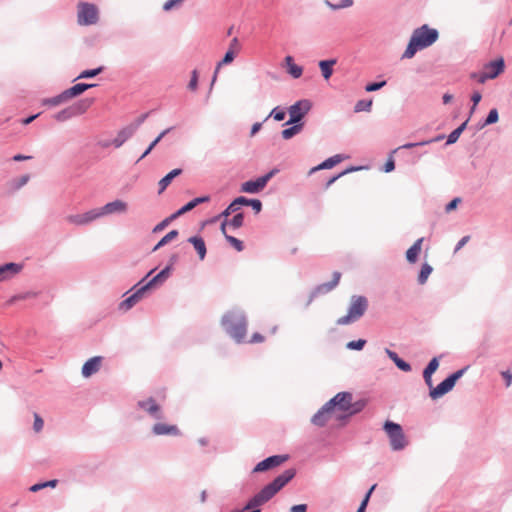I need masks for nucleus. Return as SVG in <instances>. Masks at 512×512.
Segmentation results:
<instances>
[{"instance_id":"obj_51","label":"nucleus","mask_w":512,"mask_h":512,"mask_svg":"<svg viewBox=\"0 0 512 512\" xmlns=\"http://www.w3.org/2000/svg\"><path fill=\"white\" fill-rule=\"evenodd\" d=\"M43 426H44L43 419L40 417L39 414L34 413V424H33L34 431L36 433H39L43 429Z\"/></svg>"},{"instance_id":"obj_14","label":"nucleus","mask_w":512,"mask_h":512,"mask_svg":"<svg viewBox=\"0 0 512 512\" xmlns=\"http://www.w3.org/2000/svg\"><path fill=\"white\" fill-rule=\"evenodd\" d=\"M138 406L142 410L146 411L152 417H154L156 419H161L162 418L161 408L156 403L154 398L150 397V398H148L146 400L139 401L138 402Z\"/></svg>"},{"instance_id":"obj_38","label":"nucleus","mask_w":512,"mask_h":512,"mask_svg":"<svg viewBox=\"0 0 512 512\" xmlns=\"http://www.w3.org/2000/svg\"><path fill=\"white\" fill-rule=\"evenodd\" d=\"M170 131V129H166L162 131L155 140L149 145V147L144 151V153L141 155L139 160L145 158L152 150L153 148L162 140V138Z\"/></svg>"},{"instance_id":"obj_25","label":"nucleus","mask_w":512,"mask_h":512,"mask_svg":"<svg viewBox=\"0 0 512 512\" xmlns=\"http://www.w3.org/2000/svg\"><path fill=\"white\" fill-rule=\"evenodd\" d=\"M170 275V267L164 268L157 275H155L150 281H148L144 286L148 290L155 285L164 282Z\"/></svg>"},{"instance_id":"obj_49","label":"nucleus","mask_w":512,"mask_h":512,"mask_svg":"<svg viewBox=\"0 0 512 512\" xmlns=\"http://www.w3.org/2000/svg\"><path fill=\"white\" fill-rule=\"evenodd\" d=\"M498 119H499L498 111L496 108H493L490 110V112L485 120V125L494 124L498 121Z\"/></svg>"},{"instance_id":"obj_50","label":"nucleus","mask_w":512,"mask_h":512,"mask_svg":"<svg viewBox=\"0 0 512 512\" xmlns=\"http://www.w3.org/2000/svg\"><path fill=\"white\" fill-rule=\"evenodd\" d=\"M366 344V340L359 339L357 341H350L347 343L346 347L351 350H362Z\"/></svg>"},{"instance_id":"obj_37","label":"nucleus","mask_w":512,"mask_h":512,"mask_svg":"<svg viewBox=\"0 0 512 512\" xmlns=\"http://www.w3.org/2000/svg\"><path fill=\"white\" fill-rule=\"evenodd\" d=\"M432 270L433 269L429 264H427V263L423 264L421 271L418 275V282L420 284H424L427 281L429 275L432 273Z\"/></svg>"},{"instance_id":"obj_45","label":"nucleus","mask_w":512,"mask_h":512,"mask_svg":"<svg viewBox=\"0 0 512 512\" xmlns=\"http://www.w3.org/2000/svg\"><path fill=\"white\" fill-rule=\"evenodd\" d=\"M54 117L57 121H66L69 118L74 117V116H73V111L71 110V107H69L67 109H64V110L58 112Z\"/></svg>"},{"instance_id":"obj_30","label":"nucleus","mask_w":512,"mask_h":512,"mask_svg":"<svg viewBox=\"0 0 512 512\" xmlns=\"http://www.w3.org/2000/svg\"><path fill=\"white\" fill-rule=\"evenodd\" d=\"M336 64L335 59L330 60H321L319 62V68L321 70L322 76L328 80L333 74V66Z\"/></svg>"},{"instance_id":"obj_33","label":"nucleus","mask_w":512,"mask_h":512,"mask_svg":"<svg viewBox=\"0 0 512 512\" xmlns=\"http://www.w3.org/2000/svg\"><path fill=\"white\" fill-rule=\"evenodd\" d=\"M236 55H237L236 53L229 51V50L226 52L223 59L216 66L212 84L215 82V80L217 78V73L219 72L221 66L232 63Z\"/></svg>"},{"instance_id":"obj_7","label":"nucleus","mask_w":512,"mask_h":512,"mask_svg":"<svg viewBox=\"0 0 512 512\" xmlns=\"http://www.w3.org/2000/svg\"><path fill=\"white\" fill-rule=\"evenodd\" d=\"M311 109V103L308 100H300L295 104L291 105L288 109V113L290 116L289 121L286 122V125L299 122L301 119L309 112Z\"/></svg>"},{"instance_id":"obj_28","label":"nucleus","mask_w":512,"mask_h":512,"mask_svg":"<svg viewBox=\"0 0 512 512\" xmlns=\"http://www.w3.org/2000/svg\"><path fill=\"white\" fill-rule=\"evenodd\" d=\"M188 241L194 246L199 255V258L203 260L206 256V246L204 240L201 237L193 236L190 237Z\"/></svg>"},{"instance_id":"obj_46","label":"nucleus","mask_w":512,"mask_h":512,"mask_svg":"<svg viewBox=\"0 0 512 512\" xmlns=\"http://www.w3.org/2000/svg\"><path fill=\"white\" fill-rule=\"evenodd\" d=\"M442 138H443V136H438V137H436L434 139L427 140V141H422V142H418V143H407V144L402 145L400 148L401 149H411V148L416 147V146H423V145H426V144H429V143H432V142L439 141Z\"/></svg>"},{"instance_id":"obj_58","label":"nucleus","mask_w":512,"mask_h":512,"mask_svg":"<svg viewBox=\"0 0 512 512\" xmlns=\"http://www.w3.org/2000/svg\"><path fill=\"white\" fill-rule=\"evenodd\" d=\"M395 365L404 372H409L411 370V366L401 358H398L395 361Z\"/></svg>"},{"instance_id":"obj_48","label":"nucleus","mask_w":512,"mask_h":512,"mask_svg":"<svg viewBox=\"0 0 512 512\" xmlns=\"http://www.w3.org/2000/svg\"><path fill=\"white\" fill-rule=\"evenodd\" d=\"M438 367H439L438 359L436 357H434L429 362L427 367L424 369V374H432L433 375V373L438 369Z\"/></svg>"},{"instance_id":"obj_63","label":"nucleus","mask_w":512,"mask_h":512,"mask_svg":"<svg viewBox=\"0 0 512 512\" xmlns=\"http://www.w3.org/2000/svg\"><path fill=\"white\" fill-rule=\"evenodd\" d=\"M394 168H395V161H394V158L392 156H390L384 165V171L388 173V172L393 171Z\"/></svg>"},{"instance_id":"obj_12","label":"nucleus","mask_w":512,"mask_h":512,"mask_svg":"<svg viewBox=\"0 0 512 512\" xmlns=\"http://www.w3.org/2000/svg\"><path fill=\"white\" fill-rule=\"evenodd\" d=\"M287 460H288V456L287 455H274V456H270V457L264 459L263 461L259 462L255 466L253 471L254 472L267 471L269 469H272V468L280 466L281 464H283Z\"/></svg>"},{"instance_id":"obj_11","label":"nucleus","mask_w":512,"mask_h":512,"mask_svg":"<svg viewBox=\"0 0 512 512\" xmlns=\"http://www.w3.org/2000/svg\"><path fill=\"white\" fill-rule=\"evenodd\" d=\"M127 210H128V203L123 200L117 199V200H114L112 202L105 204L101 208H98L97 212H98L99 218H100L102 216L110 215V214L126 213Z\"/></svg>"},{"instance_id":"obj_8","label":"nucleus","mask_w":512,"mask_h":512,"mask_svg":"<svg viewBox=\"0 0 512 512\" xmlns=\"http://www.w3.org/2000/svg\"><path fill=\"white\" fill-rule=\"evenodd\" d=\"M276 170H272L264 176L257 178L256 180H249L241 185V191L244 193H258L262 191L267 185L268 181L273 177Z\"/></svg>"},{"instance_id":"obj_15","label":"nucleus","mask_w":512,"mask_h":512,"mask_svg":"<svg viewBox=\"0 0 512 512\" xmlns=\"http://www.w3.org/2000/svg\"><path fill=\"white\" fill-rule=\"evenodd\" d=\"M152 432L154 435L162 436H178L180 435V430L176 425L166 424V423H156L152 427Z\"/></svg>"},{"instance_id":"obj_34","label":"nucleus","mask_w":512,"mask_h":512,"mask_svg":"<svg viewBox=\"0 0 512 512\" xmlns=\"http://www.w3.org/2000/svg\"><path fill=\"white\" fill-rule=\"evenodd\" d=\"M293 124L294 125L292 127L284 129L281 132L283 139H285V140L291 139L292 137H294L295 135H297L298 133H300L302 131V129H303L302 123H300V124L293 123Z\"/></svg>"},{"instance_id":"obj_42","label":"nucleus","mask_w":512,"mask_h":512,"mask_svg":"<svg viewBox=\"0 0 512 512\" xmlns=\"http://www.w3.org/2000/svg\"><path fill=\"white\" fill-rule=\"evenodd\" d=\"M132 135V131L123 130L121 131L117 138L113 141L115 147H120L127 138H129Z\"/></svg>"},{"instance_id":"obj_29","label":"nucleus","mask_w":512,"mask_h":512,"mask_svg":"<svg viewBox=\"0 0 512 512\" xmlns=\"http://www.w3.org/2000/svg\"><path fill=\"white\" fill-rule=\"evenodd\" d=\"M341 274L339 272L333 273V279L329 282L323 283L317 287L319 293H327L333 290L339 283Z\"/></svg>"},{"instance_id":"obj_2","label":"nucleus","mask_w":512,"mask_h":512,"mask_svg":"<svg viewBox=\"0 0 512 512\" xmlns=\"http://www.w3.org/2000/svg\"><path fill=\"white\" fill-rule=\"evenodd\" d=\"M222 324L227 333L238 343L244 341L247 332V321L241 315L229 314L223 317Z\"/></svg>"},{"instance_id":"obj_32","label":"nucleus","mask_w":512,"mask_h":512,"mask_svg":"<svg viewBox=\"0 0 512 512\" xmlns=\"http://www.w3.org/2000/svg\"><path fill=\"white\" fill-rule=\"evenodd\" d=\"M244 215L243 213H237L231 220H225L221 225V231L223 234L226 232V225H230L233 228L237 229L243 225Z\"/></svg>"},{"instance_id":"obj_47","label":"nucleus","mask_w":512,"mask_h":512,"mask_svg":"<svg viewBox=\"0 0 512 512\" xmlns=\"http://www.w3.org/2000/svg\"><path fill=\"white\" fill-rule=\"evenodd\" d=\"M103 71V67H98L96 69H92V70H84L78 77L77 79H81V78H92V77H95L97 76L98 74H100L101 72Z\"/></svg>"},{"instance_id":"obj_54","label":"nucleus","mask_w":512,"mask_h":512,"mask_svg":"<svg viewBox=\"0 0 512 512\" xmlns=\"http://www.w3.org/2000/svg\"><path fill=\"white\" fill-rule=\"evenodd\" d=\"M240 49H241V45H240L238 38L237 37L233 38L230 42L228 50L238 54L240 52Z\"/></svg>"},{"instance_id":"obj_52","label":"nucleus","mask_w":512,"mask_h":512,"mask_svg":"<svg viewBox=\"0 0 512 512\" xmlns=\"http://www.w3.org/2000/svg\"><path fill=\"white\" fill-rule=\"evenodd\" d=\"M198 86V73L197 70L192 71V76L188 84V88L192 91H195Z\"/></svg>"},{"instance_id":"obj_13","label":"nucleus","mask_w":512,"mask_h":512,"mask_svg":"<svg viewBox=\"0 0 512 512\" xmlns=\"http://www.w3.org/2000/svg\"><path fill=\"white\" fill-rule=\"evenodd\" d=\"M504 67V60L500 58L484 65L482 72L486 74L489 79H494L503 73Z\"/></svg>"},{"instance_id":"obj_3","label":"nucleus","mask_w":512,"mask_h":512,"mask_svg":"<svg viewBox=\"0 0 512 512\" xmlns=\"http://www.w3.org/2000/svg\"><path fill=\"white\" fill-rule=\"evenodd\" d=\"M368 307L367 299L363 296L353 297L348 313L337 319L338 325H347L355 322L364 315Z\"/></svg>"},{"instance_id":"obj_31","label":"nucleus","mask_w":512,"mask_h":512,"mask_svg":"<svg viewBox=\"0 0 512 512\" xmlns=\"http://www.w3.org/2000/svg\"><path fill=\"white\" fill-rule=\"evenodd\" d=\"M92 103V99H84L72 105L71 110L73 111V116L85 113L88 110V108L92 105Z\"/></svg>"},{"instance_id":"obj_26","label":"nucleus","mask_w":512,"mask_h":512,"mask_svg":"<svg viewBox=\"0 0 512 512\" xmlns=\"http://www.w3.org/2000/svg\"><path fill=\"white\" fill-rule=\"evenodd\" d=\"M182 173V170L177 168L170 171L166 176H164L158 183L159 185V193L161 194L172 182V180L179 176Z\"/></svg>"},{"instance_id":"obj_59","label":"nucleus","mask_w":512,"mask_h":512,"mask_svg":"<svg viewBox=\"0 0 512 512\" xmlns=\"http://www.w3.org/2000/svg\"><path fill=\"white\" fill-rule=\"evenodd\" d=\"M182 2H183V0H168L164 3L163 9L166 11H169L172 8H174L175 6L181 4Z\"/></svg>"},{"instance_id":"obj_1","label":"nucleus","mask_w":512,"mask_h":512,"mask_svg":"<svg viewBox=\"0 0 512 512\" xmlns=\"http://www.w3.org/2000/svg\"><path fill=\"white\" fill-rule=\"evenodd\" d=\"M438 36V31L429 28L427 25L417 28L414 30L402 57L412 58L418 50L431 46L438 39Z\"/></svg>"},{"instance_id":"obj_62","label":"nucleus","mask_w":512,"mask_h":512,"mask_svg":"<svg viewBox=\"0 0 512 512\" xmlns=\"http://www.w3.org/2000/svg\"><path fill=\"white\" fill-rule=\"evenodd\" d=\"M471 77L473 79H476L481 84L485 83L489 79L488 76L486 74H484L483 72L473 73V74H471Z\"/></svg>"},{"instance_id":"obj_4","label":"nucleus","mask_w":512,"mask_h":512,"mask_svg":"<svg viewBox=\"0 0 512 512\" xmlns=\"http://www.w3.org/2000/svg\"><path fill=\"white\" fill-rule=\"evenodd\" d=\"M384 430L387 433L393 450H401L407 445L402 427L392 421H386Z\"/></svg>"},{"instance_id":"obj_40","label":"nucleus","mask_w":512,"mask_h":512,"mask_svg":"<svg viewBox=\"0 0 512 512\" xmlns=\"http://www.w3.org/2000/svg\"><path fill=\"white\" fill-rule=\"evenodd\" d=\"M66 101H68V99H67L66 96H64V91H63L61 94H59V95H57L55 97H52V98H49V99H45L43 101V104L51 105V106H57V105H60L61 103L66 102Z\"/></svg>"},{"instance_id":"obj_56","label":"nucleus","mask_w":512,"mask_h":512,"mask_svg":"<svg viewBox=\"0 0 512 512\" xmlns=\"http://www.w3.org/2000/svg\"><path fill=\"white\" fill-rule=\"evenodd\" d=\"M385 85H386V81H382L379 83H370L365 87V90L367 92H373V91H377V90L381 89Z\"/></svg>"},{"instance_id":"obj_22","label":"nucleus","mask_w":512,"mask_h":512,"mask_svg":"<svg viewBox=\"0 0 512 512\" xmlns=\"http://www.w3.org/2000/svg\"><path fill=\"white\" fill-rule=\"evenodd\" d=\"M423 238H419L416 242L407 250L406 259L409 263H415L422 249Z\"/></svg>"},{"instance_id":"obj_16","label":"nucleus","mask_w":512,"mask_h":512,"mask_svg":"<svg viewBox=\"0 0 512 512\" xmlns=\"http://www.w3.org/2000/svg\"><path fill=\"white\" fill-rule=\"evenodd\" d=\"M102 364L101 356H94L87 360L82 366V375L88 378L99 371Z\"/></svg>"},{"instance_id":"obj_44","label":"nucleus","mask_w":512,"mask_h":512,"mask_svg":"<svg viewBox=\"0 0 512 512\" xmlns=\"http://www.w3.org/2000/svg\"><path fill=\"white\" fill-rule=\"evenodd\" d=\"M371 106H372V101L371 100H369V101L359 100L356 103V105L354 107V110H355V112L370 111Z\"/></svg>"},{"instance_id":"obj_18","label":"nucleus","mask_w":512,"mask_h":512,"mask_svg":"<svg viewBox=\"0 0 512 512\" xmlns=\"http://www.w3.org/2000/svg\"><path fill=\"white\" fill-rule=\"evenodd\" d=\"M22 270L21 264L7 263L0 266V281L7 280Z\"/></svg>"},{"instance_id":"obj_17","label":"nucleus","mask_w":512,"mask_h":512,"mask_svg":"<svg viewBox=\"0 0 512 512\" xmlns=\"http://www.w3.org/2000/svg\"><path fill=\"white\" fill-rule=\"evenodd\" d=\"M147 289L145 286L138 288L131 296L120 303V309L127 311L138 303L146 293Z\"/></svg>"},{"instance_id":"obj_19","label":"nucleus","mask_w":512,"mask_h":512,"mask_svg":"<svg viewBox=\"0 0 512 512\" xmlns=\"http://www.w3.org/2000/svg\"><path fill=\"white\" fill-rule=\"evenodd\" d=\"M332 410L326 403L312 418V423L316 426H324L331 418Z\"/></svg>"},{"instance_id":"obj_6","label":"nucleus","mask_w":512,"mask_h":512,"mask_svg":"<svg viewBox=\"0 0 512 512\" xmlns=\"http://www.w3.org/2000/svg\"><path fill=\"white\" fill-rule=\"evenodd\" d=\"M77 8V18L80 25H92L98 21V9L94 4L79 2Z\"/></svg>"},{"instance_id":"obj_10","label":"nucleus","mask_w":512,"mask_h":512,"mask_svg":"<svg viewBox=\"0 0 512 512\" xmlns=\"http://www.w3.org/2000/svg\"><path fill=\"white\" fill-rule=\"evenodd\" d=\"M352 395L347 392H341L336 394L329 402L328 406L334 412L336 408L341 411H349L351 409Z\"/></svg>"},{"instance_id":"obj_35","label":"nucleus","mask_w":512,"mask_h":512,"mask_svg":"<svg viewBox=\"0 0 512 512\" xmlns=\"http://www.w3.org/2000/svg\"><path fill=\"white\" fill-rule=\"evenodd\" d=\"M467 122L468 121H465L464 123H462L458 128L453 130L448 135L447 144H453V143H455L459 139L460 135L462 134L463 130L465 129V127L467 125Z\"/></svg>"},{"instance_id":"obj_20","label":"nucleus","mask_w":512,"mask_h":512,"mask_svg":"<svg viewBox=\"0 0 512 512\" xmlns=\"http://www.w3.org/2000/svg\"><path fill=\"white\" fill-rule=\"evenodd\" d=\"M209 200H210L209 196H202V197L195 198V199L191 200L190 202H188L186 205H184L181 209H179L172 216V218H175V217L180 216V215H182L184 213H187V212L191 211L193 208H195L197 205H199L201 203L208 202Z\"/></svg>"},{"instance_id":"obj_53","label":"nucleus","mask_w":512,"mask_h":512,"mask_svg":"<svg viewBox=\"0 0 512 512\" xmlns=\"http://www.w3.org/2000/svg\"><path fill=\"white\" fill-rule=\"evenodd\" d=\"M357 168H350V169H347L343 172H341L340 174H338L337 176H334L332 177L331 179H329L325 185V188L328 189L337 179H339L340 177H342L343 175L351 172V171H354L356 170Z\"/></svg>"},{"instance_id":"obj_27","label":"nucleus","mask_w":512,"mask_h":512,"mask_svg":"<svg viewBox=\"0 0 512 512\" xmlns=\"http://www.w3.org/2000/svg\"><path fill=\"white\" fill-rule=\"evenodd\" d=\"M285 64L287 66V71L288 73L293 77V78H299L301 77L302 73H303V69L302 67L296 65L294 63V60L292 58V56H286L285 59Z\"/></svg>"},{"instance_id":"obj_21","label":"nucleus","mask_w":512,"mask_h":512,"mask_svg":"<svg viewBox=\"0 0 512 512\" xmlns=\"http://www.w3.org/2000/svg\"><path fill=\"white\" fill-rule=\"evenodd\" d=\"M95 84H86V83H78L71 88L64 91V96L67 97V99H71L73 97H76L80 94H82L84 91H86L89 88L94 87Z\"/></svg>"},{"instance_id":"obj_41","label":"nucleus","mask_w":512,"mask_h":512,"mask_svg":"<svg viewBox=\"0 0 512 512\" xmlns=\"http://www.w3.org/2000/svg\"><path fill=\"white\" fill-rule=\"evenodd\" d=\"M57 483H58V481L56 479L50 480V481H47V482H43V483H37V484H34V485H32L30 487V491L31 492H38L41 489H44V488H47V487L55 488Z\"/></svg>"},{"instance_id":"obj_43","label":"nucleus","mask_w":512,"mask_h":512,"mask_svg":"<svg viewBox=\"0 0 512 512\" xmlns=\"http://www.w3.org/2000/svg\"><path fill=\"white\" fill-rule=\"evenodd\" d=\"M226 240L233 246L238 252H241L244 249L243 242L233 236L224 234Z\"/></svg>"},{"instance_id":"obj_23","label":"nucleus","mask_w":512,"mask_h":512,"mask_svg":"<svg viewBox=\"0 0 512 512\" xmlns=\"http://www.w3.org/2000/svg\"><path fill=\"white\" fill-rule=\"evenodd\" d=\"M342 156L341 155H334L328 159H326L324 162H322L321 164H319L318 166H315L313 167L310 171H309V174H312L318 170H322V169H330V168H333L335 165H337L338 163H340L342 161Z\"/></svg>"},{"instance_id":"obj_24","label":"nucleus","mask_w":512,"mask_h":512,"mask_svg":"<svg viewBox=\"0 0 512 512\" xmlns=\"http://www.w3.org/2000/svg\"><path fill=\"white\" fill-rule=\"evenodd\" d=\"M170 275V267L164 268L157 275H155L150 281H148L144 286L148 290L155 285L164 282Z\"/></svg>"},{"instance_id":"obj_57","label":"nucleus","mask_w":512,"mask_h":512,"mask_svg":"<svg viewBox=\"0 0 512 512\" xmlns=\"http://www.w3.org/2000/svg\"><path fill=\"white\" fill-rule=\"evenodd\" d=\"M240 209V207L233 201L230 203V205L224 210L222 213L223 216L227 217L232 213L237 212Z\"/></svg>"},{"instance_id":"obj_5","label":"nucleus","mask_w":512,"mask_h":512,"mask_svg":"<svg viewBox=\"0 0 512 512\" xmlns=\"http://www.w3.org/2000/svg\"><path fill=\"white\" fill-rule=\"evenodd\" d=\"M466 370H467V367L460 369V370L456 371L455 373L451 374L448 378H446L444 381H442L436 387H433L429 392V396L433 400H436V399L442 397L443 395H445L446 393H448L449 391H451L453 389V387L455 386L456 381L463 376V374L465 373Z\"/></svg>"},{"instance_id":"obj_39","label":"nucleus","mask_w":512,"mask_h":512,"mask_svg":"<svg viewBox=\"0 0 512 512\" xmlns=\"http://www.w3.org/2000/svg\"><path fill=\"white\" fill-rule=\"evenodd\" d=\"M324 4L332 10L348 8L353 5V0H341L339 4H333L329 0H325Z\"/></svg>"},{"instance_id":"obj_9","label":"nucleus","mask_w":512,"mask_h":512,"mask_svg":"<svg viewBox=\"0 0 512 512\" xmlns=\"http://www.w3.org/2000/svg\"><path fill=\"white\" fill-rule=\"evenodd\" d=\"M98 218L99 214L97 212V209H92L82 214L68 215L66 216L65 220L72 225L83 226L88 225L89 223L93 222Z\"/></svg>"},{"instance_id":"obj_55","label":"nucleus","mask_w":512,"mask_h":512,"mask_svg":"<svg viewBox=\"0 0 512 512\" xmlns=\"http://www.w3.org/2000/svg\"><path fill=\"white\" fill-rule=\"evenodd\" d=\"M270 116H272L276 121H282L285 119L286 113L283 110L275 108L271 111Z\"/></svg>"},{"instance_id":"obj_61","label":"nucleus","mask_w":512,"mask_h":512,"mask_svg":"<svg viewBox=\"0 0 512 512\" xmlns=\"http://www.w3.org/2000/svg\"><path fill=\"white\" fill-rule=\"evenodd\" d=\"M249 205L253 208L256 213H259L262 209V203L258 199H251Z\"/></svg>"},{"instance_id":"obj_60","label":"nucleus","mask_w":512,"mask_h":512,"mask_svg":"<svg viewBox=\"0 0 512 512\" xmlns=\"http://www.w3.org/2000/svg\"><path fill=\"white\" fill-rule=\"evenodd\" d=\"M375 488H376V484H374V485L369 489V491L367 492V494L365 495V497H364L363 501H362V502H361V504H360V508H362V509H364V510L366 509L367 504H368L369 499H370V496H371V494H372V492L374 491V489H375Z\"/></svg>"},{"instance_id":"obj_64","label":"nucleus","mask_w":512,"mask_h":512,"mask_svg":"<svg viewBox=\"0 0 512 512\" xmlns=\"http://www.w3.org/2000/svg\"><path fill=\"white\" fill-rule=\"evenodd\" d=\"M307 506L305 504H299L291 507V512H306Z\"/></svg>"},{"instance_id":"obj_36","label":"nucleus","mask_w":512,"mask_h":512,"mask_svg":"<svg viewBox=\"0 0 512 512\" xmlns=\"http://www.w3.org/2000/svg\"><path fill=\"white\" fill-rule=\"evenodd\" d=\"M178 236V231L177 230H172L170 231L169 233H167L158 243L157 245L153 248V251H156L158 250L160 247L166 245L167 243H169L170 241L174 240L176 237Z\"/></svg>"}]
</instances>
